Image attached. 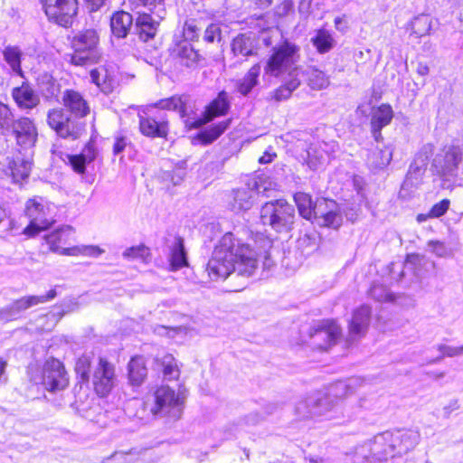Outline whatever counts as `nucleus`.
<instances>
[{
  "label": "nucleus",
  "mask_w": 463,
  "mask_h": 463,
  "mask_svg": "<svg viewBox=\"0 0 463 463\" xmlns=\"http://www.w3.org/2000/svg\"><path fill=\"white\" fill-rule=\"evenodd\" d=\"M349 386L338 383L327 392H317L299 401L296 414L304 420H331L345 423L352 420L363 407L364 399L346 401Z\"/></svg>",
  "instance_id": "1"
},
{
  "label": "nucleus",
  "mask_w": 463,
  "mask_h": 463,
  "mask_svg": "<svg viewBox=\"0 0 463 463\" xmlns=\"http://www.w3.org/2000/svg\"><path fill=\"white\" fill-rule=\"evenodd\" d=\"M256 253L241 245L232 232L225 233L214 248L206 267L212 280L225 279L232 272L250 277L257 269Z\"/></svg>",
  "instance_id": "2"
},
{
  "label": "nucleus",
  "mask_w": 463,
  "mask_h": 463,
  "mask_svg": "<svg viewBox=\"0 0 463 463\" xmlns=\"http://www.w3.org/2000/svg\"><path fill=\"white\" fill-rule=\"evenodd\" d=\"M463 162V145L448 144L443 146L431 161V170L442 182L443 187H449L458 176L459 165Z\"/></svg>",
  "instance_id": "3"
},
{
  "label": "nucleus",
  "mask_w": 463,
  "mask_h": 463,
  "mask_svg": "<svg viewBox=\"0 0 463 463\" xmlns=\"http://www.w3.org/2000/svg\"><path fill=\"white\" fill-rule=\"evenodd\" d=\"M99 36L94 29L79 32L71 40L74 52L70 62L76 66H89L99 62L101 53L99 49Z\"/></svg>",
  "instance_id": "4"
},
{
  "label": "nucleus",
  "mask_w": 463,
  "mask_h": 463,
  "mask_svg": "<svg viewBox=\"0 0 463 463\" xmlns=\"http://www.w3.org/2000/svg\"><path fill=\"white\" fill-rule=\"evenodd\" d=\"M298 47L288 42L273 48V52L264 67L265 73L274 77H281L284 74L289 77L298 76Z\"/></svg>",
  "instance_id": "5"
},
{
  "label": "nucleus",
  "mask_w": 463,
  "mask_h": 463,
  "mask_svg": "<svg viewBox=\"0 0 463 463\" xmlns=\"http://www.w3.org/2000/svg\"><path fill=\"white\" fill-rule=\"evenodd\" d=\"M295 218L294 207L286 200L266 203L260 210V220L277 232H288L292 229Z\"/></svg>",
  "instance_id": "6"
},
{
  "label": "nucleus",
  "mask_w": 463,
  "mask_h": 463,
  "mask_svg": "<svg viewBox=\"0 0 463 463\" xmlns=\"http://www.w3.org/2000/svg\"><path fill=\"white\" fill-rule=\"evenodd\" d=\"M184 401L181 393H176L169 386L162 385L154 392L150 411L156 417L177 420L183 414Z\"/></svg>",
  "instance_id": "7"
},
{
  "label": "nucleus",
  "mask_w": 463,
  "mask_h": 463,
  "mask_svg": "<svg viewBox=\"0 0 463 463\" xmlns=\"http://www.w3.org/2000/svg\"><path fill=\"white\" fill-rule=\"evenodd\" d=\"M30 379L49 392L64 390L69 384L63 364L55 358L47 359L41 369H30Z\"/></svg>",
  "instance_id": "8"
},
{
  "label": "nucleus",
  "mask_w": 463,
  "mask_h": 463,
  "mask_svg": "<svg viewBox=\"0 0 463 463\" xmlns=\"http://www.w3.org/2000/svg\"><path fill=\"white\" fill-rule=\"evenodd\" d=\"M272 39L269 32L260 34L254 33H239L231 42V52L235 58L245 60L250 56L258 55L262 46L269 47Z\"/></svg>",
  "instance_id": "9"
},
{
  "label": "nucleus",
  "mask_w": 463,
  "mask_h": 463,
  "mask_svg": "<svg viewBox=\"0 0 463 463\" xmlns=\"http://www.w3.org/2000/svg\"><path fill=\"white\" fill-rule=\"evenodd\" d=\"M48 20L59 25H71L78 12L77 0H40Z\"/></svg>",
  "instance_id": "10"
},
{
  "label": "nucleus",
  "mask_w": 463,
  "mask_h": 463,
  "mask_svg": "<svg viewBox=\"0 0 463 463\" xmlns=\"http://www.w3.org/2000/svg\"><path fill=\"white\" fill-rule=\"evenodd\" d=\"M341 334L340 326L333 320H321L310 328V345L318 350H327Z\"/></svg>",
  "instance_id": "11"
},
{
  "label": "nucleus",
  "mask_w": 463,
  "mask_h": 463,
  "mask_svg": "<svg viewBox=\"0 0 463 463\" xmlns=\"http://www.w3.org/2000/svg\"><path fill=\"white\" fill-rule=\"evenodd\" d=\"M25 213L30 219V224L24 229V233L28 236H34L39 232L46 230L52 222L48 218V207L43 203V198L28 200Z\"/></svg>",
  "instance_id": "12"
},
{
  "label": "nucleus",
  "mask_w": 463,
  "mask_h": 463,
  "mask_svg": "<svg viewBox=\"0 0 463 463\" xmlns=\"http://www.w3.org/2000/svg\"><path fill=\"white\" fill-rule=\"evenodd\" d=\"M117 383L115 366L105 358L99 357L92 373L94 391L100 397L107 396Z\"/></svg>",
  "instance_id": "13"
},
{
  "label": "nucleus",
  "mask_w": 463,
  "mask_h": 463,
  "mask_svg": "<svg viewBox=\"0 0 463 463\" xmlns=\"http://www.w3.org/2000/svg\"><path fill=\"white\" fill-rule=\"evenodd\" d=\"M18 146L24 148L33 146L37 141L38 131L33 119L21 117L11 127Z\"/></svg>",
  "instance_id": "14"
},
{
  "label": "nucleus",
  "mask_w": 463,
  "mask_h": 463,
  "mask_svg": "<svg viewBox=\"0 0 463 463\" xmlns=\"http://www.w3.org/2000/svg\"><path fill=\"white\" fill-rule=\"evenodd\" d=\"M314 219L319 225L337 229L342 224V215L334 201L319 199L315 203Z\"/></svg>",
  "instance_id": "15"
},
{
  "label": "nucleus",
  "mask_w": 463,
  "mask_h": 463,
  "mask_svg": "<svg viewBox=\"0 0 463 463\" xmlns=\"http://www.w3.org/2000/svg\"><path fill=\"white\" fill-rule=\"evenodd\" d=\"M392 449L394 455L402 456L412 450L420 442V434L415 430H396L389 431Z\"/></svg>",
  "instance_id": "16"
},
{
  "label": "nucleus",
  "mask_w": 463,
  "mask_h": 463,
  "mask_svg": "<svg viewBox=\"0 0 463 463\" xmlns=\"http://www.w3.org/2000/svg\"><path fill=\"white\" fill-rule=\"evenodd\" d=\"M370 319L371 308L368 306L363 305L354 311L348 326V343H354L365 335Z\"/></svg>",
  "instance_id": "17"
},
{
  "label": "nucleus",
  "mask_w": 463,
  "mask_h": 463,
  "mask_svg": "<svg viewBox=\"0 0 463 463\" xmlns=\"http://www.w3.org/2000/svg\"><path fill=\"white\" fill-rule=\"evenodd\" d=\"M140 132L148 137H165L168 134V121L165 116L158 114L156 116L139 115Z\"/></svg>",
  "instance_id": "18"
},
{
  "label": "nucleus",
  "mask_w": 463,
  "mask_h": 463,
  "mask_svg": "<svg viewBox=\"0 0 463 463\" xmlns=\"http://www.w3.org/2000/svg\"><path fill=\"white\" fill-rule=\"evenodd\" d=\"M329 146L330 145L324 141H316L308 146L306 156L303 155L302 157L310 170H318L328 162Z\"/></svg>",
  "instance_id": "19"
},
{
  "label": "nucleus",
  "mask_w": 463,
  "mask_h": 463,
  "mask_svg": "<svg viewBox=\"0 0 463 463\" xmlns=\"http://www.w3.org/2000/svg\"><path fill=\"white\" fill-rule=\"evenodd\" d=\"M12 98L21 109L32 110L40 104V97L28 84L23 83L12 90Z\"/></svg>",
  "instance_id": "20"
},
{
  "label": "nucleus",
  "mask_w": 463,
  "mask_h": 463,
  "mask_svg": "<svg viewBox=\"0 0 463 463\" xmlns=\"http://www.w3.org/2000/svg\"><path fill=\"white\" fill-rule=\"evenodd\" d=\"M156 17L157 19L154 18L152 14L146 13L138 14L136 19V27L139 38L142 41L147 42L156 36L160 20L163 19V15L158 14Z\"/></svg>",
  "instance_id": "21"
},
{
  "label": "nucleus",
  "mask_w": 463,
  "mask_h": 463,
  "mask_svg": "<svg viewBox=\"0 0 463 463\" xmlns=\"http://www.w3.org/2000/svg\"><path fill=\"white\" fill-rule=\"evenodd\" d=\"M71 234L72 229L66 226L46 234L44 236V240L46 244L49 246L50 250L60 255H65L63 251L69 250L70 247L66 248L63 247V245H66L69 242V238Z\"/></svg>",
  "instance_id": "22"
},
{
  "label": "nucleus",
  "mask_w": 463,
  "mask_h": 463,
  "mask_svg": "<svg viewBox=\"0 0 463 463\" xmlns=\"http://www.w3.org/2000/svg\"><path fill=\"white\" fill-rule=\"evenodd\" d=\"M393 118V111L390 105L382 104L373 111L371 126L375 140L382 137L381 130L389 125Z\"/></svg>",
  "instance_id": "23"
},
{
  "label": "nucleus",
  "mask_w": 463,
  "mask_h": 463,
  "mask_svg": "<svg viewBox=\"0 0 463 463\" xmlns=\"http://www.w3.org/2000/svg\"><path fill=\"white\" fill-rule=\"evenodd\" d=\"M57 296L55 289H51L47 292L46 295L43 296H26L23 297L19 299H16L12 304H10V307L17 318L21 312L39 304H43L49 300L53 299Z\"/></svg>",
  "instance_id": "24"
},
{
  "label": "nucleus",
  "mask_w": 463,
  "mask_h": 463,
  "mask_svg": "<svg viewBox=\"0 0 463 463\" xmlns=\"http://www.w3.org/2000/svg\"><path fill=\"white\" fill-rule=\"evenodd\" d=\"M63 105L76 117H85L89 111L87 101L82 95L73 90H66L62 95Z\"/></svg>",
  "instance_id": "25"
},
{
  "label": "nucleus",
  "mask_w": 463,
  "mask_h": 463,
  "mask_svg": "<svg viewBox=\"0 0 463 463\" xmlns=\"http://www.w3.org/2000/svg\"><path fill=\"white\" fill-rule=\"evenodd\" d=\"M373 452L374 458L378 462L385 461L389 458L395 457L394 451L392 449V441L389 431L379 433L372 439Z\"/></svg>",
  "instance_id": "26"
},
{
  "label": "nucleus",
  "mask_w": 463,
  "mask_h": 463,
  "mask_svg": "<svg viewBox=\"0 0 463 463\" xmlns=\"http://www.w3.org/2000/svg\"><path fill=\"white\" fill-rule=\"evenodd\" d=\"M171 53L174 58L178 59L186 67L195 65L199 60V54L186 40L176 43Z\"/></svg>",
  "instance_id": "27"
},
{
  "label": "nucleus",
  "mask_w": 463,
  "mask_h": 463,
  "mask_svg": "<svg viewBox=\"0 0 463 463\" xmlns=\"http://www.w3.org/2000/svg\"><path fill=\"white\" fill-rule=\"evenodd\" d=\"M133 24L132 15L125 11H118L110 19V28L113 35L118 38H125Z\"/></svg>",
  "instance_id": "28"
},
{
  "label": "nucleus",
  "mask_w": 463,
  "mask_h": 463,
  "mask_svg": "<svg viewBox=\"0 0 463 463\" xmlns=\"http://www.w3.org/2000/svg\"><path fill=\"white\" fill-rule=\"evenodd\" d=\"M260 71V63H255L251 66L242 78L235 81L236 90L240 94L247 96L259 84Z\"/></svg>",
  "instance_id": "29"
},
{
  "label": "nucleus",
  "mask_w": 463,
  "mask_h": 463,
  "mask_svg": "<svg viewBox=\"0 0 463 463\" xmlns=\"http://www.w3.org/2000/svg\"><path fill=\"white\" fill-rule=\"evenodd\" d=\"M61 128H54L56 134L62 138L78 139L84 132V124L67 115L66 120H61Z\"/></svg>",
  "instance_id": "30"
},
{
  "label": "nucleus",
  "mask_w": 463,
  "mask_h": 463,
  "mask_svg": "<svg viewBox=\"0 0 463 463\" xmlns=\"http://www.w3.org/2000/svg\"><path fill=\"white\" fill-rule=\"evenodd\" d=\"M228 109L229 102L227 99V94L226 92L222 91L219 93L218 97L207 107L204 119L197 121L194 127H199L202 124L212 120L215 117L224 115Z\"/></svg>",
  "instance_id": "31"
},
{
  "label": "nucleus",
  "mask_w": 463,
  "mask_h": 463,
  "mask_svg": "<svg viewBox=\"0 0 463 463\" xmlns=\"http://www.w3.org/2000/svg\"><path fill=\"white\" fill-rule=\"evenodd\" d=\"M303 73L307 84L314 90H325L330 85L329 76L317 67L309 66Z\"/></svg>",
  "instance_id": "32"
},
{
  "label": "nucleus",
  "mask_w": 463,
  "mask_h": 463,
  "mask_svg": "<svg viewBox=\"0 0 463 463\" xmlns=\"http://www.w3.org/2000/svg\"><path fill=\"white\" fill-rule=\"evenodd\" d=\"M157 367L162 371L164 378L171 381L175 380L180 375V369L178 367L175 358L170 354H164L156 358Z\"/></svg>",
  "instance_id": "33"
},
{
  "label": "nucleus",
  "mask_w": 463,
  "mask_h": 463,
  "mask_svg": "<svg viewBox=\"0 0 463 463\" xmlns=\"http://www.w3.org/2000/svg\"><path fill=\"white\" fill-rule=\"evenodd\" d=\"M246 186L251 190L254 194H262L269 196V192L273 190L275 184L265 175H256L250 176L246 181Z\"/></svg>",
  "instance_id": "34"
},
{
  "label": "nucleus",
  "mask_w": 463,
  "mask_h": 463,
  "mask_svg": "<svg viewBox=\"0 0 463 463\" xmlns=\"http://www.w3.org/2000/svg\"><path fill=\"white\" fill-rule=\"evenodd\" d=\"M170 263L172 269L177 270L188 265L184 240L177 237L170 248Z\"/></svg>",
  "instance_id": "35"
},
{
  "label": "nucleus",
  "mask_w": 463,
  "mask_h": 463,
  "mask_svg": "<svg viewBox=\"0 0 463 463\" xmlns=\"http://www.w3.org/2000/svg\"><path fill=\"white\" fill-rule=\"evenodd\" d=\"M254 203V194L251 190L245 188H240L233 193V201L232 203V208L235 212L247 211L251 208Z\"/></svg>",
  "instance_id": "36"
},
{
  "label": "nucleus",
  "mask_w": 463,
  "mask_h": 463,
  "mask_svg": "<svg viewBox=\"0 0 463 463\" xmlns=\"http://www.w3.org/2000/svg\"><path fill=\"white\" fill-rule=\"evenodd\" d=\"M9 168L15 182L26 179L31 172L32 161L17 156L9 162Z\"/></svg>",
  "instance_id": "37"
},
{
  "label": "nucleus",
  "mask_w": 463,
  "mask_h": 463,
  "mask_svg": "<svg viewBox=\"0 0 463 463\" xmlns=\"http://www.w3.org/2000/svg\"><path fill=\"white\" fill-rule=\"evenodd\" d=\"M431 28V21L429 16L420 14L414 17L406 26V30L410 32L411 35L416 38L426 35Z\"/></svg>",
  "instance_id": "38"
},
{
  "label": "nucleus",
  "mask_w": 463,
  "mask_h": 463,
  "mask_svg": "<svg viewBox=\"0 0 463 463\" xmlns=\"http://www.w3.org/2000/svg\"><path fill=\"white\" fill-rule=\"evenodd\" d=\"M147 373L145 361L142 357L132 358L128 364V377L132 384L139 385Z\"/></svg>",
  "instance_id": "39"
},
{
  "label": "nucleus",
  "mask_w": 463,
  "mask_h": 463,
  "mask_svg": "<svg viewBox=\"0 0 463 463\" xmlns=\"http://www.w3.org/2000/svg\"><path fill=\"white\" fill-rule=\"evenodd\" d=\"M187 102L188 97L186 96H174L169 99L160 100L158 103L156 104V107H158L162 109L178 110L180 116L184 118L188 115Z\"/></svg>",
  "instance_id": "40"
},
{
  "label": "nucleus",
  "mask_w": 463,
  "mask_h": 463,
  "mask_svg": "<svg viewBox=\"0 0 463 463\" xmlns=\"http://www.w3.org/2000/svg\"><path fill=\"white\" fill-rule=\"evenodd\" d=\"M311 42L319 53L328 52L335 43L332 34L324 29L317 30L316 35L311 38Z\"/></svg>",
  "instance_id": "41"
},
{
  "label": "nucleus",
  "mask_w": 463,
  "mask_h": 463,
  "mask_svg": "<svg viewBox=\"0 0 463 463\" xmlns=\"http://www.w3.org/2000/svg\"><path fill=\"white\" fill-rule=\"evenodd\" d=\"M91 81L103 92H110L113 89L114 80L105 68L94 69L90 71Z\"/></svg>",
  "instance_id": "42"
},
{
  "label": "nucleus",
  "mask_w": 463,
  "mask_h": 463,
  "mask_svg": "<svg viewBox=\"0 0 463 463\" xmlns=\"http://www.w3.org/2000/svg\"><path fill=\"white\" fill-rule=\"evenodd\" d=\"M294 200L302 217L307 220L314 218L315 203L313 204L311 197L307 194L298 193L294 195Z\"/></svg>",
  "instance_id": "43"
},
{
  "label": "nucleus",
  "mask_w": 463,
  "mask_h": 463,
  "mask_svg": "<svg viewBox=\"0 0 463 463\" xmlns=\"http://www.w3.org/2000/svg\"><path fill=\"white\" fill-rule=\"evenodd\" d=\"M392 159V148L385 146L383 148H377L369 157V163L374 168L387 166Z\"/></svg>",
  "instance_id": "44"
},
{
  "label": "nucleus",
  "mask_w": 463,
  "mask_h": 463,
  "mask_svg": "<svg viewBox=\"0 0 463 463\" xmlns=\"http://www.w3.org/2000/svg\"><path fill=\"white\" fill-rule=\"evenodd\" d=\"M300 85V80L298 76H290L286 82L279 87L273 92V99L276 101H282L288 99L292 92L297 90Z\"/></svg>",
  "instance_id": "45"
},
{
  "label": "nucleus",
  "mask_w": 463,
  "mask_h": 463,
  "mask_svg": "<svg viewBox=\"0 0 463 463\" xmlns=\"http://www.w3.org/2000/svg\"><path fill=\"white\" fill-rule=\"evenodd\" d=\"M3 56L5 61L8 63V65L15 73L22 74V52L19 47L13 45L6 46L3 52Z\"/></svg>",
  "instance_id": "46"
},
{
  "label": "nucleus",
  "mask_w": 463,
  "mask_h": 463,
  "mask_svg": "<svg viewBox=\"0 0 463 463\" xmlns=\"http://www.w3.org/2000/svg\"><path fill=\"white\" fill-rule=\"evenodd\" d=\"M229 123L230 120H227L211 126L209 128L199 134L198 137L200 141L204 145L213 143L226 130Z\"/></svg>",
  "instance_id": "47"
},
{
  "label": "nucleus",
  "mask_w": 463,
  "mask_h": 463,
  "mask_svg": "<svg viewBox=\"0 0 463 463\" xmlns=\"http://www.w3.org/2000/svg\"><path fill=\"white\" fill-rule=\"evenodd\" d=\"M354 458L355 463L378 462V459L373 457L372 439L367 440L355 448Z\"/></svg>",
  "instance_id": "48"
},
{
  "label": "nucleus",
  "mask_w": 463,
  "mask_h": 463,
  "mask_svg": "<svg viewBox=\"0 0 463 463\" xmlns=\"http://www.w3.org/2000/svg\"><path fill=\"white\" fill-rule=\"evenodd\" d=\"M38 84L47 98H52L56 96L59 91V85L56 83V80L53 79L52 75L49 73L41 74L38 79Z\"/></svg>",
  "instance_id": "49"
},
{
  "label": "nucleus",
  "mask_w": 463,
  "mask_h": 463,
  "mask_svg": "<svg viewBox=\"0 0 463 463\" xmlns=\"http://www.w3.org/2000/svg\"><path fill=\"white\" fill-rule=\"evenodd\" d=\"M65 256H88L97 258L102 253H104V250L95 245H81L71 247L69 250L63 251Z\"/></svg>",
  "instance_id": "50"
},
{
  "label": "nucleus",
  "mask_w": 463,
  "mask_h": 463,
  "mask_svg": "<svg viewBox=\"0 0 463 463\" xmlns=\"http://www.w3.org/2000/svg\"><path fill=\"white\" fill-rule=\"evenodd\" d=\"M241 244L247 246L250 250L256 253L255 258L256 262L258 263V256L266 255L269 252V250L272 247V241L269 238L264 236L263 234H258L254 240L255 249H251L248 244Z\"/></svg>",
  "instance_id": "51"
},
{
  "label": "nucleus",
  "mask_w": 463,
  "mask_h": 463,
  "mask_svg": "<svg viewBox=\"0 0 463 463\" xmlns=\"http://www.w3.org/2000/svg\"><path fill=\"white\" fill-rule=\"evenodd\" d=\"M427 250L439 258H449L453 255V250L441 241H429Z\"/></svg>",
  "instance_id": "52"
},
{
  "label": "nucleus",
  "mask_w": 463,
  "mask_h": 463,
  "mask_svg": "<svg viewBox=\"0 0 463 463\" xmlns=\"http://www.w3.org/2000/svg\"><path fill=\"white\" fill-rule=\"evenodd\" d=\"M14 122V114L10 107L3 102H0V130H10Z\"/></svg>",
  "instance_id": "53"
},
{
  "label": "nucleus",
  "mask_w": 463,
  "mask_h": 463,
  "mask_svg": "<svg viewBox=\"0 0 463 463\" xmlns=\"http://www.w3.org/2000/svg\"><path fill=\"white\" fill-rule=\"evenodd\" d=\"M91 364V358L90 355L83 354L78 358L75 364V372L80 377L83 382H87L90 379V368Z\"/></svg>",
  "instance_id": "54"
},
{
  "label": "nucleus",
  "mask_w": 463,
  "mask_h": 463,
  "mask_svg": "<svg viewBox=\"0 0 463 463\" xmlns=\"http://www.w3.org/2000/svg\"><path fill=\"white\" fill-rule=\"evenodd\" d=\"M148 256L149 250L145 245L130 247L123 252V257L127 260H141L145 261Z\"/></svg>",
  "instance_id": "55"
},
{
  "label": "nucleus",
  "mask_w": 463,
  "mask_h": 463,
  "mask_svg": "<svg viewBox=\"0 0 463 463\" xmlns=\"http://www.w3.org/2000/svg\"><path fill=\"white\" fill-rule=\"evenodd\" d=\"M67 115L61 108L50 109L47 112V124L53 129L54 128H61V120L67 119Z\"/></svg>",
  "instance_id": "56"
},
{
  "label": "nucleus",
  "mask_w": 463,
  "mask_h": 463,
  "mask_svg": "<svg viewBox=\"0 0 463 463\" xmlns=\"http://www.w3.org/2000/svg\"><path fill=\"white\" fill-rule=\"evenodd\" d=\"M369 295L377 301L392 300V293L381 284H373L369 290Z\"/></svg>",
  "instance_id": "57"
},
{
  "label": "nucleus",
  "mask_w": 463,
  "mask_h": 463,
  "mask_svg": "<svg viewBox=\"0 0 463 463\" xmlns=\"http://www.w3.org/2000/svg\"><path fill=\"white\" fill-rule=\"evenodd\" d=\"M438 350L441 353V355L437 357L432 363L442 360L445 356L455 357L463 354V345L461 346H450L446 345H439Z\"/></svg>",
  "instance_id": "58"
},
{
  "label": "nucleus",
  "mask_w": 463,
  "mask_h": 463,
  "mask_svg": "<svg viewBox=\"0 0 463 463\" xmlns=\"http://www.w3.org/2000/svg\"><path fill=\"white\" fill-rule=\"evenodd\" d=\"M450 204V201L449 199H443L440 202L435 203L430 213L429 216L431 218H439L442 215H444L447 211L449 210Z\"/></svg>",
  "instance_id": "59"
},
{
  "label": "nucleus",
  "mask_w": 463,
  "mask_h": 463,
  "mask_svg": "<svg viewBox=\"0 0 463 463\" xmlns=\"http://www.w3.org/2000/svg\"><path fill=\"white\" fill-rule=\"evenodd\" d=\"M203 39L208 43H213L215 40L220 41L221 39V29L219 25L212 24L204 32Z\"/></svg>",
  "instance_id": "60"
},
{
  "label": "nucleus",
  "mask_w": 463,
  "mask_h": 463,
  "mask_svg": "<svg viewBox=\"0 0 463 463\" xmlns=\"http://www.w3.org/2000/svg\"><path fill=\"white\" fill-rule=\"evenodd\" d=\"M69 163L72 169L79 174H83L85 172V165L88 164L86 162V158H84V156H80V155L70 156Z\"/></svg>",
  "instance_id": "61"
},
{
  "label": "nucleus",
  "mask_w": 463,
  "mask_h": 463,
  "mask_svg": "<svg viewBox=\"0 0 463 463\" xmlns=\"http://www.w3.org/2000/svg\"><path fill=\"white\" fill-rule=\"evenodd\" d=\"M125 4L132 10H137L139 7H147L152 11L153 6L156 7L152 0H125Z\"/></svg>",
  "instance_id": "62"
},
{
  "label": "nucleus",
  "mask_w": 463,
  "mask_h": 463,
  "mask_svg": "<svg viewBox=\"0 0 463 463\" xmlns=\"http://www.w3.org/2000/svg\"><path fill=\"white\" fill-rule=\"evenodd\" d=\"M460 408L459 401L458 399L450 400L443 408H442V417L444 419H449L453 411H458Z\"/></svg>",
  "instance_id": "63"
},
{
  "label": "nucleus",
  "mask_w": 463,
  "mask_h": 463,
  "mask_svg": "<svg viewBox=\"0 0 463 463\" xmlns=\"http://www.w3.org/2000/svg\"><path fill=\"white\" fill-rule=\"evenodd\" d=\"M294 3L292 0H283L276 8V13L279 16H286L293 11Z\"/></svg>",
  "instance_id": "64"
}]
</instances>
